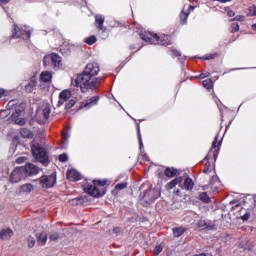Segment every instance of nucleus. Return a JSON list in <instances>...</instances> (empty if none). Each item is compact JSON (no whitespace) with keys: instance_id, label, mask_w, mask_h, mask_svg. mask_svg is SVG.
Segmentation results:
<instances>
[{"instance_id":"nucleus-1","label":"nucleus","mask_w":256,"mask_h":256,"mask_svg":"<svg viewBox=\"0 0 256 256\" xmlns=\"http://www.w3.org/2000/svg\"><path fill=\"white\" fill-rule=\"evenodd\" d=\"M101 67L97 62H90L86 65L83 72L75 74L71 78V85L73 87H80L81 91L85 89H95L97 84L101 82V78H98Z\"/></svg>"},{"instance_id":"nucleus-2","label":"nucleus","mask_w":256,"mask_h":256,"mask_svg":"<svg viewBox=\"0 0 256 256\" xmlns=\"http://www.w3.org/2000/svg\"><path fill=\"white\" fill-rule=\"evenodd\" d=\"M31 151L34 159L42 163L43 165H49V157L47 156V152H45V148L41 147L39 144H33L31 146Z\"/></svg>"},{"instance_id":"nucleus-3","label":"nucleus","mask_w":256,"mask_h":256,"mask_svg":"<svg viewBox=\"0 0 256 256\" xmlns=\"http://www.w3.org/2000/svg\"><path fill=\"white\" fill-rule=\"evenodd\" d=\"M93 184L94 185H87L84 187L85 193L91 195L92 197H100L101 191H99L97 185L100 187H105V185H107V180H94Z\"/></svg>"},{"instance_id":"nucleus-4","label":"nucleus","mask_w":256,"mask_h":256,"mask_svg":"<svg viewBox=\"0 0 256 256\" xmlns=\"http://www.w3.org/2000/svg\"><path fill=\"white\" fill-rule=\"evenodd\" d=\"M49 115H51V107L49 104H44L36 111L35 119L37 123H45L49 119Z\"/></svg>"},{"instance_id":"nucleus-5","label":"nucleus","mask_w":256,"mask_h":256,"mask_svg":"<svg viewBox=\"0 0 256 256\" xmlns=\"http://www.w3.org/2000/svg\"><path fill=\"white\" fill-rule=\"evenodd\" d=\"M153 38L148 37L147 34H140V39L146 43H151L152 45H171V42H166L163 38H160L157 34H152Z\"/></svg>"},{"instance_id":"nucleus-6","label":"nucleus","mask_w":256,"mask_h":256,"mask_svg":"<svg viewBox=\"0 0 256 256\" xmlns=\"http://www.w3.org/2000/svg\"><path fill=\"white\" fill-rule=\"evenodd\" d=\"M63 59L59 54L52 53L44 57L43 63L45 66L49 65V63H52L54 67H61Z\"/></svg>"},{"instance_id":"nucleus-7","label":"nucleus","mask_w":256,"mask_h":256,"mask_svg":"<svg viewBox=\"0 0 256 256\" xmlns=\"http://www.w3.org/2000/svg\"><path fill=\"white\" fill-rule=\"evenodd\" d=\"M12 37H20L21 39H24V41H27V39H30L31 37V30L25 26V29L20 30L17 25H14V31Z\"/></svg>"},{"instance_id":"nucleus-8","label":"nucleus","mask_w":256,"mask_h":256,"mask_svg":"<svg viewBox=\"0 0 256 256\" xmlns=\"http://www.w3.org/2000/svg\"><path fill=\"white\" fill-rule=\"evenodd\" d=\"M23 179H25L23 167L15 168L10 175L11 183H20V181H23Z\"/></svg>"},{"instance_id":"nucleus-9","label":"nucleus","mask_w":256,"mask_h":256,"mask_svg":"<svg viewBox=\"0 0 256 256\" xmlns=\"http://www.w3.org/2000/svg\"><path fill=\"white\" fill-rule=\"evenodd\" d=\"M232 210L235 211L236 217L242 219V221H248L249 218L251 217V215L249 214L247 209L241 207L240 204H237V205L233 206Z\"/></svg>"},{"instance_id":"nucleus-10","label":"nucleus","mask_w":256,"mask_h":256,"mask_svg":"<svg viewBox=\"0 0 256 256\" xmlns=\"http://www.w3.org/2000/svg\"><path fill=\"white\" fill-rule=\"evenodd\" d=\"M55 175H44L40 178V185L44 188V189H49L51 187H53L55 185Z\"/></svg>"},{"instance_id":"nucleus-11","label":"nucleus","mask_w":256,"mask_h":256,"mask_svg":"<svg viewBox=\"0 0 256 256\" xmlns=\"http://www.w3.org/2000/svg\"><path fill=\"white\" fill-rule=\"evenodd\" d=\"M23 170L26 175H29V177H31V175H37L40 171V169L32 163L26 164L25 167H23Z\"/></svg>"},{"instance_id":"nucleus-12","label":"nucleus","mask_w":256,"mask_h":256,"mask_svg":"<svg viewBox=\"0 0 256 256\" xmlns=\"http://www.w3.org/2000/svg\"><path fill=\"white\" fill-rule=\"evenodd\" d=\"M13 235H15V233L11 228H3L0 230V239H2V241H9Z\"/></svg>"},{"instance_id":"nucleus-13","label":"nucleus","mask_w":256,"mask_h":256,"mask_svg":"<svg viewBox=\"0 0 256 256\" xmlns=\"http://www.w3.org/2000/svg\"><path fill=\"white\" fill-rule=\"evenodd\" d=\"M67 179H68V181H80L81 174L77 170H74V169L68 170Z\"/></svg>"},{"instance_id":"nucleus-14","label":"nucleus","mask_w":256,"mask_h":256,"mask_svg":"<svg viewBox=\"0 0 256 256\" xmlns=\"http://www.w3.org/2000/svg\"><path fill=\"white\" fill-rule=\"evenodd\" d=\"M105 23V16L98 14L95 16V26L98 31H103L104 26L103 24Z\"/></svg>"},{"instance_id":"nucleus-15","label":"nucleus","mask_w":256,"mask_h":256,"mask_svg":"<svg viewBox=\"0 0 256 256\" xmlns=\"http://www.w3.org/2000/svg\"><path fill=\"white\" fill-rule=\"evenodd\" d=\"M15 100H12L8 103V109L0 111V119H5V117H9L11 111L9 109H13L15 107Z\"/></svg>"},{"instance_id":"nucleus-16","label":"nucleus","mask_w":256,"mask_h":256,"mask_svg":"<svg viewBox=\"0 0 256 256\" xmlns=\"http://www.w3.org/2000/svg\"><path fill=\"white\" fill-rule=\"evenodd\" d=\"M70 96H71V91L66 90V91H65L66 109H71V107H74L75 104L77 103V101H75V99H70V100H69L68 97H70Z\"/></svg>"},{"instance_id":"nucleus-17","label":"nucleus","mask_w":256,"mask_h":256,"mask_svg":"<svg viewBox=\"0 0 256 256\" xmlns=\"http://www.w3.org/2000/svg\"><path fill=\"white\" fill-rule=\"evenodd\" d=\"M181 183H183V177H176L174 180L170 181L167 185L166 188L167 189H173L175 187H177V185H181Z\"/></svg>"},{"instance_id":"nucleus-18","label":"nucleus","mask_w":256,"mask_h":256,"mask_svg":"<svg viewBox=\"0 0 256 256\" xmlns=\"http://www.w3.org/2000/svg\"><path fill=\"white\" fill-rule=\"evenodd\" d=\"M40 79L41 81H43V83H51V79H53V74H51V72L49 71H43L40 75Z\"/></svg>"},{"instance_id":"nucleus-19","label":"nucleus","mask_w":256,"mask_h":256,"mask_svg":"<svg viewBox=\"0 0 256 256\" xmlns=\"http://www.w3.org/2000/svg\"><path fill=\"white\" fill-rule=\"evenodd\" d=\"M11 119L16 123V125L23 126L25 123H27V120H25V118H21V116H18V114H12Z\"/></svg>"},{"instance_id":"nucleus-20","label":"nucleus","mask_w":256,"mask_h":256,"mask_svg":"<svg viewBox=\"0 0 256 256\" xmlns=\"http://www.w3.org/2000/svg\"><path fill=\"white\" fill-rule=\"evenodd\" d=\"M164 175H166V177H175L176 175H179V170H177V168H166L164 171Z\"/></svg>"},{"instance_id":"nucleus-21","label":"nucleus","mask_w":256,"mask_h":256,"mask_svg":"<svg viewBox=\"0 0 256 256\" xmlns=\"http://www.w3.org/2000/svg\"><path fill=\"white\" fill-rule=\"evenodd\" d=\"M194 186H195V183L193 182V179L186 178L184 180V186L182 187V189H186V191H191V189H193Z\"/></svg>"},{"instance_id":"nucleus-22","label":"nucleus","mask_w":256,"mask_h":256,"mask_svg":"<svg viewBox=\"0 0 256 256\" xmlns=\"http://www.w3.org/2000/svg\"><path fill=\"white\" fill-rule=\"evenodd\" d=\"M20 135L26 139H31L33 137V132L27 128L20 129Z\"/></svg>"},{"instance_id":"nucleus-23","label":"nucleus","mask_w":256,"mask_h":256,"mask_svg":"<svg viewBox=\"0 0 256 256\" xmlns=\"http://www.w3.org/2000/svg\"><path fill=\"white\" fill-rule=\"evenodd\" d=\"M174 237H181L183 233L187 231V229L183 227H176L172 229Z\"/></svg>"},{"instance_id":"nucleus-24","label":"nucleus","mask_w":256,"mask_h":256,"mask_svg":"<svg viewBox=\"0 0 256 256\" xmlns=\"http://www.w3.org/2000/svg\"><path fill=\"white\" fill-rule=\"evenodd\" d=\"M37 82L35 80H31L26 86L25 89L27 93H33V89H35Z\"/></svg>"},{"instance_id":"nucleus-25","label":"nucleus","mask_w":256,"mask_h":256,"mask_svg":"<svg viewBox=\"0 0 256 256\" xmlns=\"http://www.w3.org/2000/svg\"><path fill=\"white\" fill-rule=\"evenodd\" d=\"M13 109H15V113H13V115L21 116L23 111H25V104H19L18 106H14Z\"/></svg>"},{"instance_id":"nucleus-26","label":"nucleus","mask_w":256,"mask_h":256,"mask_svg":"<svg viewBox=\"0 0 256 256\" xmlns=\"http://www.w3.org/2000/svg\"><path fill=\"white\" fill-rule=\"evenodd\" d=\"M47 243V233L41 232L38 236V244L45 245Z\"/></svg>"},{"instance_id":"nucleus-27","label":"nucleus","mask_w":256,"mask_h":256,"mask_svg":"<svg viewBox=\"0 0 256 256\" xmlns=\"http://www.w3.org/2000/svg\"><path fill=\"white\" fill-rule=\"evenodd\" d=\"M22 193H31L32 189H33V185L31 184H23L20 187Z\"/></svg>"},{"instance_id":"nucleus-28","label":"nucleus","mask_w":256,"mask_h":256,"mask_svg":"<svg viewBox=\"0 0 256 256\" xmlns=\"http://www.w3.org/2000/svg\"><path fill=\"white\" fill-rule=\"evenodd\" d=\"M65 103V90H62L61 93L59 94V100L57 103V107H61Z\"/></svg>"},{"instance_id":"nucleus-29","label":"nucleus","mask_w":256,"mask_h":256,"mask_svg":"<svg viewBox=\"0 0 256 256\" xmlns=\"http://www.w3.org/2000/svg\"><path fill=\"white\" fill-rule=\"evenodd\" d=\"M84 42L87 43V45H93L94 43H97V37H95L94 35L87 37L84 39Z\"/></svg>"},{"instance_id":"nucleus-30","label":"nucleus","mask_w":256,"mask_h":256,"mask_svg":"<svg viewBox=\"0 0 256 256\" xmlns=\"http://www.w3.org/2000/svg\"><path fill=\"white\" fill-rule=\"evenodd\" d=\"M111 237H119L121 235V227H114L110 232Z\"/></svg>"},{"instance_id":"nucleus-31","label":"nucleus","mask_w":256,"mask_h":256,"mask_svg":"<svg viewBox=\"0 0 256 256\" xmlns=\"http://www.w3.org/2000/svg\"><path fill=\"white\" fill-rule=\"evenodd\" d=\"M188 17H189V12H183V11L181 12L180 19L183 25H186Z\"/></svg>"},{"instance_id":"nucleus-32","label":"nucleus","mask_w":256,"mask_h":256,"mask_svg":"<svg viewBox=\"0 0 256 256\" xmlns=\"http://www.w3.org/2000/svg\"><path fill=\"white\" fill-rule=\"evenodd\" d=\"M199 198L204 203H209V201H211V198H209V195H207L206 192H201Z\"/></svg>"},{"instance_id":"nucleus-33","label":"nucleus","mask_w":256,"mask_h":256,"mask_svg":"<svg viewBox=\"0 0 256 256\" xmlns=\"http://www.w3.org/2000/svg\"><path fill=\"white\" fill-rule=\"evenodd\" d=\"M248 16L255 17L256 16V6L252 5L248 8Z\"/></svg>"},{"instance_id":"nucleus-34","label":"nucleus","mask_w":256,"mask_h":256,"mask_svg":"<svg viewBox=\"0 0 256 256\" xmlns=\"http://www.w3.org/2000/svg\"><path fill=\"white\" fill-rule=\"evenodd\" d=\"M202 85L206 89H211V87H213V81H211V79H206L202 82Z\"/></svg>"},{"instance_id":"nucleus-35","label":"nucleus","mask_w":256,"mask_h":256,"mask_svg":"<svg viewBox=\"0 0 256 256\" xmlns=\"http://www.w3.org/2000/svg\"><path fill=\"white\" fill-rule=\"evenodd\" d=\"M97 101H99V97L98 96H94L90 99L89 103H86L84 105V107H89V105H97Z\"/></svg>"},{"instance_id":"nucleus-36","label":"nucleus","mask_w":256,"mask_h":256,"mask_svg":"<svg viewBox=\"0 0 256 256\" xmlns=\"http://www.w3.org/2000/svg\"><path fill=\"white\" fill-rule=\"evenodd\" d=\"M126 187H127V182H123V183L117 184V185L115 186V189H116L117 191H121V190H123V189H126Z\"/></svg>"},{"instance_id":"nucleus-37","label":"nucleus","mask_w":256,"mask_h":256,"mask_svg":"<svg viewBox=\"0 0 256 256\" xmlns=\"http://www.w3.org/2000/svg\"><path fill=\"white\" fill-rule=\"evenodd\" d=\"M28 247H35V238L33 236L28 237Z\"/></svg>"},{"instance_id":"nucleus-38","label":"nucleus","mask_w":256,"mask_h":256,"mask_svg":"<svg viewBox=\"0 0 256 256\" xmlns=\"http://www.w3.org/2000/svg\"><path fill=\"white\" fill-rule=\"evenodd\" d=\"M231 33H237L239 31V24L238 23H233L230 27Z\"/></svg>"},{"instance_id":"nucleus-39","label":"nucleus","mask_w":256,"mask_h":256,"mask_svg":"<svg viewBox=\"0 0 256 256\" xmlns=\"http://www.w3.org/2000/svg\"><path fill=\"white\" fill-rule=\"evenodd\" d=\"M162 251H163V246H161V245H157L154 248V254H156V255H159V253H161Z\"/></svg>"},{"instance_id":"nucleus-40","label":"nucleus","mask_w":256,"mask_h":256,"mask_svg":"<svg viewBox=\"0 0 256 256\" xmlns=\"http://www.w3.org/2000/svg\"><path fill=\"white\" fill-rule=\"evenodd\" d=\"M50 241H57L59 239V234L58 233H52L49 236Z\"/></svg>"},{"instance_id":"nucleus-41","label":"nucleus","mask_w":256,"mask_h":256,"mask_svg":"<svg viewBox=\"0 0 256 256\" xmlns=\"http://www.w3.org/2000/svg\"><path fill=\"white\" fill-rule=\"evenodd\" d=\"M245 16L237 15L235 18L231 19L230 21H244Z\"/></svg>"},{"instance_id":"nucleus-42","label":"nucleus","mask_w":256,"mask_h":256,"mask_svg":"<svg viewBox=\"0 0 256 256\" xmlns=\"http://www.w3.org/2000/svg\"><path fill=\"white\" fill-rule=\"evenodd\" d=\"M218 54H210L207 55L206 57H204L203 59H205L206 61H209L210 59H215V57H217Z\"/></svg>"},{"instance_id":"nucleus-43","label":"nucleus","mask_w":256,"mask_h":256,"mask_svg":"<svg viewBox=\"0 0 256 256\" xmlns=\"http://www.w3.org/2000/svg\"><path fill=\"white\" fill-rule=\"evenodd\" d=\"M198 227H204L205 229H207V223H205V220H200L198 222Z\"/></svg>"},{"instance_id":"nucleus-44","label":"nucleus","mask_w":256,"mask_h":256,"mask_svg":"<svg viewBox=\"0 0 256 256\" xmlns=\"http://www.w3.org/2000/svg\"><path fill=\"white\" fill-rule=\"evenodd\" d=\"M25 161H27V158H25V157H19L16 159V162L19 164L25 163Z\"/></svg>"},{"instance_id":"nucleus-45","label":"nucleus","mask_w":256,"mask_h":256,"mask_svg":"<svg viewBox=\"0 0 256 256\" xmlns=\"http://www.w3.org/2000/svg\"><path fill=\"white\" fill-rule=\"evenodd\" d=\"M58 161H60V163H65V155L64 154L59 155Z\"/></svg>"},{"instance_id":"nucleus-46","label":"nucleus","mask_w":256,"mask_h":256,"mask_svg":"<svg viewBox=\"0 0 256 256\" xmlns=\"http://www.w3.org/2000/svg\"><path fill=\"white\" fill-rule=\"evenodd\" d=\"M211 74L209 72H206V73H202L200 74L199 78L200 79H205V77H209Z\"/></svg>"},{"instance_id":"nucleus-47","label":"nucleus","mask_w":256,"mask_h":256,"mask_svg":"<svg viewBox=\"0 0 256 256\" xmlns=\"http://www.w3.org/2000/svg\"><path fill=\"white\" fill-rule=\"evenodd\" d=\"M172 53H173L174 57H181V52H179L177 50H172Z\"/></svg>"},{"instance_id":"nucleus-48","label":"nucleus","mask_w":256,"mask_h":256,"mask_svg":"<svg viewBox=\"0 0 256 256\" xmlns=\"http://www.w3.org/2000/svg\"><path fill=\"white\" fill-rule=\"evenodd\" d=\"M218 138H217V136L215 137V140L213 141V143H212V149H216V147H217V143H218V140H217Z\"/></svg>"},{"instance_id":"nucleus-49","label":"nucleus","mask_w":256,"mask_h":256,"mask_svg":"<svg viewBox=\"0 0 256 256\" xmlns=\"http://www.w3.org/2000/svg\"><path fill=\"white\" fill-rule=\"evenodd\" d=\"M211 166L210 163L205 164L204 173H209V167Z\"/></svg>"},{"instance_id":"nucleus-50","label":"nucleus","mask_w":256,"mask_h":256,"mask_svg":"<svg viewBox=\"0 0 256 256\" xmlns=\"http://www.w3.org/2000/svg\"><path fill=\"white\" fill-rule=\"evenodd\" d=\"M227 15L228 17H235V13L233 12V10H228Z\"/></svg>"},{"instance_id":"nucleus-51","label":"nucleus","mask_w":256,"mask_h":256,"mask_svg":"<svg viewBox=\"0 0 256 256\" xmlns=\"http://www.w3.org/2000/svg\"><path fill=\"white\" fill-rule=\"evenodd\" d=\"M5 95V90L0 88V97Z\"/></svg>"},{"instance_id":"nucleus-52","label":"nucleus","mask_w":256,"mask_h":256,"mask_svg":"<svg viewBox=\"0 0 256 256\" xmlns=\"http://www.w3.org/2000/svg\"><path fill=\"white\" fill-rule=\"evenodd\" d=\"M11 0H2V3H9Z\"/></svg>"},{"instance_id":"nucleus-53","label":"nucleus","mask_w":256,"mask_h":256,"mask_svg":"<svg viewBox=\"0 0 256 256\" xmlns=\"http://www.w3.org/2000/svg\"><path fill=\"white\" fill-rule=\"evenodd\" d=\"M193 9H194L193 6H189V9H188V10H189V11H193Z\"/></svg>"},{"instance_id":"nucleus-54","label":"nucleus","mask_w":256,"mask_h":256,"mask_svg":"<svg viewBox=\"0 0 256 256\" xmlns=\"http://www.w3.org/2000/svg\"><path fill=\"white\" fill-rule=\"evenodd\" d=\"M252 28H253V29H256V23L252 25Z\"/></svg>"},{"instance_id":"nucleus-55","label":"nucleus","mask_w":256,"mask_h":256,"mask_svg":"<svg viewBox=\"0 0 256 256\" xmlns=\"http://www.w3.org/2000/svg\"><path fill=\"white\" fill-rule=\"evenodd\" d=\"M67 137H69V134H68V133L65 134V139H67Z\"/></svg>"},{"instance_id":"nucleus-56","label":"nucleus","mask_w":256,"mask_h":256,"mask_svg":"<svg viewBox=\"0 0 256 256\" xmlns=\"http://www.w3.org/2000/svg\"><path fill=\"white\" fill-rule=\"evenodd\" d=\"M73 201H76V202H77V204H79V200L75 199V200H73Z\"/></svg>"},{"instance_id":"nucleus-57","label":"nucleus","mask_w":256,"mask_h":256,"mask_svg":"<svg viewBox=\"0 0 256 256\" xmlns=\"http://www.w3.org/2000/svg\"><path fill=\"white\" fill-rule=\"evenodd\" d=\"M67 159H68V157H67V156H65V161H67Z\"/></svg>"},{"instance_id":"nucleus-58","label":"nucleus","mask_w":256,"mask_h":256,"mask_svg":"<svg viewBox=\"0 0 256 256\" xmlns=\"http://www.w3.org/2000/svg\"><path fill=\"white\" fill-rule=\"evenodd\" d=\"M176 193H177V195H179V190H177V192H176Z\"/></svg>"},{"instance_id":"nucleus-59","label":"nucleus","mask_w":256,"mask_h":256,"mask_svg":"<svg viewBox=\"0 0 256 256\" xmlns=\"http://www.w3.org/2000/svg\"><path fill=\"white\" fill-rule=\"evenodd\" d=\"M205 159H209V157H208V156H206V157H205Z\"/></svg>"},{"instance_id":"nucleus-60","label":"nucleus","mask_w":256,"mask_h":256,"mask_svg":"<svg viewBox=\"0 0 256 256\" xmlns=\"http://www.w3.org/2000/svg\"><path fill=\"white\" fill-rule=\"evenodd\" d=\"M227 1H231V0H226V3H227Z\"/></svg>"}]
</instances>
